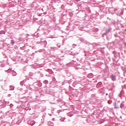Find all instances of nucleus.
I'll return each mask as SVG.
<instances>
[{"mask_svg": "<svg viewBox=\"0 0 126 126\" xmlns=\"http://www.w3.org/2000/svg\"><path fill=\"white\" fill-rule=\"evenodd\" d=\"M111 79H112V80H113V81H115V80H116V76L112 75V76H111Z\"/></svg>", "mask_w": 126, "mask_h": 126, "instance_id": "1", "label": "nucleus"}, {"mask_svg": "<svg viewBox=\"0 0 126 126\" xmlns=\"http://www.w3.org/2000/svg\"><path fill=\"white\" fill-rule=\"evenodd\" d=\"M31 126H33V125H35V121H32L31 123Z\"/></svg>", "mask_w": 126, "mask_h": 126, "instance_id": "2", "label": "nucleus"}, {"mask_svg": "<svg viewBox=\"0 0 126 126\" xmlns=\"http://www.w3.org/2000/svg\"><path fill=\"white\" fill-rule=\"evenodd\" d=\"M114 106L116 107H117V104L116 103L114 104Z\"/></svg>", "mask_w": 126, "mask_h": 126, "instance_id": "3", "label": "nucleus"}, {"mask_svg": "<svg viewBox=\"0 0 126 126\" xmlns=\"http://www.w3.org/2000/svg\"><path fill=\"white\" fill-rule=\"evenodd\" d=\"M12 43L13 44V42H14V41L12 40Z\"/></svg>", "mask_w": 126, "mask_h": 126, "instance_id": "4", "label": "nucleus"}, {"mask_svg": "<svg viewBox=\"0 0 126 126\" xmlns=\"http://www.w3.org/2000/svg\"><path fill=\"white\" fill-rule=\"evenodd\" d=\"M14 75H16V73L15 72V74H14Z\"/></svg>", "mask_w": 126, "mask_h": 126, "instance_id": "5", "label": "nucleus"}, {"mask_svg": "<svg viewBox=\"0 0 126 126\" xmlns=\"http://www.w3.org/2000/svg\"><path fill=\"white\" fill-rule=\"evenodd\" d=\"M106 95H108V94H106Z\"/></svg>", "mask_w": 126, "mask_h": 126, "instance_id": "6", "label": "nucleus"}, {"mask_svg": "<svg viewBox=\"0 0 126 126\" xmlns=\"http://www.w3.org/2000/svg\"><path fill=\"white\" fill-rule=\"evenodd\" d=\"M13 72H14V71H13Z\"/></svg>", "mask_w": 126, "mask_h": 126, "instance_id": "7", "label": "nucleus"}]
</instances>
